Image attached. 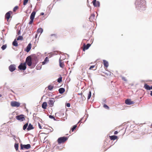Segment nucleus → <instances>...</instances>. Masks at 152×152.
Masks as SVG:
<instances>
[{
    "label": "nucleus",
    "instance_id": "1",
    "mask_svg": "<svg viewBox=\"0 0 152 152\" xmlns=\"http://www.w3.org/2000/svg\"><path fill=\"white\" fill-rule=\"evenodd\" d=\"M135 4L136 8L140 11L145 10V3L144 0H137Z\"/></svg>",
    "mask_w": 152,
    "mask_h": 152
},
{
    "label": "nucleus",
    "instance_id": "2",
    "mask_svg": "<svg viewBox=\"0 0 152 152\" xmlns=\"http://www.w3.org/2000/svg\"><path fill=\"white\" fill-rule=\"evenodd\" d=\"M68 140L67 137H63L59 138L57 140V142L58 144H60L65 142Z\"/></svg>",
    "mask_w": 152,
    "mask_h": 152
},
{
    "label": "nucleus",
    "instance_id": "3",
    "mask_svg": "<svg viewBox=\"0 0 152 152\" xmlns=\"http://www.w3.org/2000/svg\"><path fill=\"white\" fill-rule=\"evenodd\" d=\"M36 12L34 11H33L31 13L30 16V20L29 22V24H32L33 22L34 19V18L36 14Z\"/></svg>",
    "mask_w": 152,
    "mask_h": 152
},
{
    "label": "nucleus",
    "instance_id": "4",
    "mask_svg": "<svg viewBox=\"0 0 152 152\" xmlns=\"http://www.w3.org/2000/svg\"><path fill=\"white\" fill-rule=\"evenodd\" d=\"M26 68V63H21L18 66L19 69L21 71L25 70Z\"/></svg>",
    "mask_w": 152,
    "mask_h": 152
},
{
    "label": "nucleus",
    "instance_id": "5",
    "mask_svg": "<svg viewBox=\"0 0 152 152\" xmlns=\"http://www.w3.org/2000/svg\"><path fill=\"white\" fill-rule=\"evenodd\" d=\"M10 105L12 107H18L20 105V103L16 101H12L10 103Z\"/></svg>",
    "mask_w": 152,
    "mask_h": 152
},
{
    "label": "nucleus",
    "instance_id": "6",
    "mask_svg": "<svg viewBox=\"0 0 152 152\" xmlns=\"http://www.w3.org/2000/svg\"><path fill=\"white\" fill-rule=\"evenodd\" d=\"M26 62L29 66H31L32 64V59L30 56H28L26 58Z\"/></svg>",
    "mask_w": 152,
    "mask_h": 152
},
{
    "label": "nucleus",
    "instance_id": "7",
    "mask_svg": "<svg viewBox=\"0 0 152 152\" xmlns=\"http://www.w3.org/2000/svg\"><path fill=\"white\" fill-rule=\"evenodd\" d=\"M16 119L20 121H23L25 120V117L24 115H20L16 116Z\"/></svg>",
    "mask_w": 152,
    "mask_h": 152
},
{
    "label": "nucleus",
    "instance_id": "8",
    "mask_svg": "<svg viewBox=\"0 0 152 152\" xmlns=\"http://www.w3.org/2000/svg\"><path fill=\"white\" fill-rule=\"evenodd\" d=\"M55 100L54 98H51L48 102V103L50 107H52L53 106Z\"/></svg>",
    "mask_w": 152,
    "mask_h": 152
},
{
    "label": "nucleus",
    "instance_id": "9",
    "mask_svg": "<svg viewBox=\"0 0 152 152\" xmlns=\"http://www.w3.org/2000/svg\"><path fill=\"white\" fill-rule=\"evenodd\" d=\"M31 147V145L29 144H28L26 145H20V149H28L30 148Z\"/></svg>",
    "mask_w": 152,
    "mask_h": 152
},
{
    "label": "nucleus",
    "instance_id": "10",
    "mask_svg": "<svg viewBox=\"0 0 152 152\" xmlns=\"http://www.w3.org/2000/svg\"><path fill=\"white\" fill-rule=\"evenodd\" d=\"M12 11H9L6 14L5 16V18L7 19L8 21L9 20L11 14H12Z\"/></svg>",
    "mask_w": 152,
    "mask_h": 152
},
{
    "label": "nucleus",
    "instance_id": "11",
    "mask_svg": "<svg viewBox=\"0 0 152 152\" xmlns=\"http://www.w3.org/2000/svg\"><path fill=\"white\" fill-rule=\"evenodd\" d=\"M57 37L56 34H51L50 36L48 39V40L50 41H52L53 40L57 38Z\"/></svg>",
    "mask_w": 152,
    "mask_h": 152
},
{
    "label": "nucleus",
    "instance_id": "12",
    "mask_svg": "<svg viewBox=\"0 0 152 152\" xmlns=\"http://www.w3.org/2000/svg\"><path fill=\"white\" fill-rule=\"evenodd\" d=\"M125 103L128 105H131L134 103V102L130 99H127L125 101Z\"/></svg>",
    "mask_w": 152,
    "mask_h": 152
},
{
    "label": "nucleus",
    "instance_id": "13",
    "mask_svg": "<svg viewBox=\"0 0 152 152\" xmlns=\"http://www.w3.org/2000/svg\"><path fill=\"white\" fill-rule=\"evenodd\" d=\"M10 71L11 72L14 71L16 69L15 65L14 64H11L9 67Z\"/></svg>",
    "mask_w": 152,
    "mask_h": 152
},
{
    "label": "nucleus",
    "instance_id": "14",
    "mask_svg": "<svg viewBox=\"0 0 152 152\" xmlns=\"http://www.w3.org/2000/svg\"><path fill=\"white\" fill-rule=\"evenodd\" d=\"M90 46L91 44H88L86 45L85 44H84L83 46V51H85V50L88 49Z\"/></svg>",
    "mask_w": 152,
    "mask_h": 152
},
{
    "label": "nucleus",
    "instance_id": "15",
    "mask_svg": "<svg viewBox=\"0 0 152 152\" xmlns=\"http://www.w3.org/2000/svg\"><path fill=\"white\" fill-rule=\"evenodd\" d=\"M59 66L62 68H64L65 66L64 62L61 60L60 58L59 59Z\"/></svg>",
    "mask_w": 152,
    "mask_h": 152
},
{
    "label": "nucleus",
    "instance_id": "16",
    "mask_svg": "<svg viewBox=\"0 0 152 152\" xmlns=\"http://www.w3.org/2000/svg\"><path fill=\"white\" fill-rule=\"evenodd\" d=\"M31 44L29 43L26 47V51L27 52H28L31 50Z\"/></svg>",
    "mask_w": 152,
    "mask_h": 152
},
{
    "label": "nucleus",
    "instance_id": "17",
    "mask_svg": "<svg viewBox=\"0 0 152 152\" xmlns=\"http://www.w3.org/2000/svg\"><path fill=\"white\" fill-rule=\"evenodd\" d=\"M47 106V103L46 102H43L42 104V107L44 109H46Z\"/></svg>",
    "mask_w": 152,
    "mask_h": 152
},
{
    "label": "nucleus",
    "instance_id": "18",
    "mask_svg": "<svg viewBox=\"0 0 152 152\" xmlns=\"http://www.w3.org/2000/svg\"><path fill=\"white\" fill-rule=\"evenodd\" d=\"M110 138L111 140H115L117 139L118 137L115 135L110 136Z\"/></svg>",
    "mask_w": 152,
    "mask_h": 152
},
{
    "label": "nucleus",
    "instance_id": "19",
    "mask_svg": "<svg viewBox=\"0 0 152 152\" xmlns=\"http://www.w3.org/2000/svg\"><path fill=\"white\" fill-rule=\"evenodd\" d=\"M144 88L147 90H150L151 89V88H150L151 87L149 86L147 84H145L144 86Z\"/></svg>",
    "mask_w": 152,
    "mask_h": 152
},
{
    "label": "nucleus",
    "instance_id": "20",
    "mask_svg": "<svg viewBox=\"0 0 152 152\" xmlns=\"http://www.w3.org/2000/svg\"><path fill=\"white\" fill-rule=\"evenodd\" d=\"M65 91V90L64 88H60L58 90L59 93L61 94L63 93Z\"/></svg>",
    "mask_w": 152,
    "mask_h": 152
},
{
    "label": "nucleus",
    "instance_id": "21",
    "mask_svg": "<svg viewBox=\"0 0 152 152\" xmlns=\"http://www.w3.org/2000/svg\"><path fill=\"white\" fill-rule=\"evenodd\" d=\"M95 17V15L94 14H92L89 18L90 20L91 21H93V19H94Z\"/></svg>",
    "mask_w": 152,
    "mask_h": 152
},
{
    "label": "nucleus",
    "instance_id": "22",
    "mask_svg": "<svg viewBox=\"0 0 152 152\" xmlns=\"http://www.w3.org/2000/svg\"><path fill=\"white\" fill-rule=\"evenodd\" d=\"M34 129V127L31 124H29L28 128H27V130H30L31 129Z\"/></svg>",
    "mask_w": 152,
    "mask_h": 152
},
{
    "label": "nucleus",
    "instance_id": "23",
    "mask_svg": "<svg viewBox=\"0 0 152 152\" xmlns=\"http://www.w3.org/2000/svg\"><path fill=\"white\" fill-rule=\"evenodd\" d=\"M12 45L15 47H17L18 46V43L17 41H16V39H15L12 42Z\"/></svg>",
    "mask_w": 152,
    "mask_h": 152
},
{
    "label": "nucleus",
    "instance_id": "24",
    "mask_svg": "<svg viewBox=\"0 0 152 152\" xmlns=\"http://www.w3.org/2000/svg\"><path fill=\"white\" fill-rule=\"evenodd\" d=\"M103 63L104 66L107 67L108 66V63L107 61L106 60H103Z\"/></svg>",
    "mask_w": 152,
    "mask_h": 152
},
{
    "label": "nucleus",
    "instance_id": "25",
    "mask_svg": "<svg viewBox=\"0 0 152 152\" xmlns=\"http://www.w3.org/2000/svg\"><path fill=\"white\" fill-rule=\"evenodd\" d=\"M49 61V59L48 57H46L45 58V60H44V61L43 62H42V63L43 65H44L47 62Z\"/></svg>",
    "mask_w": 152,
    "mask_h": 152
},
{
    "label": "nucleus",
    "instance_id": "26",
    "mask_svg": "<svg viewBox=\"0 0 152 152\" xmlns=\"http://www.w3.org/2000/svg\"><path fill=\"white\" fill-rule=\"evenodd\" d=\"M94 7H99V3L98 1H97L95 3L94 5H93Z\"/></svg>",
    "mask_w": 152,
    "mask_h": 152
},
{
    "label": "nucleus",
    "instance_id": "27",
    "mask_svg": "<svg viewBox=\"0 0 152 152\" xmlns=\"http://www.w3.org/2000/svg\"><path fill=\"white\" fill-rule=\"evenodd\" d=\"M91 91H89L88 94V99H89L91 98Z\"/></svg>",
    "mask_w": 152,
    "mask_h": 152
},
{
    "label": "nucleus",
    "instance_id": "28",
    "mask_svg": "<svg viewBox=\"0 0 152 152\" xmlns=\"http://www.w3.org/2000/svg\"><path fill=\"white\" fill-rule=\"evenodd\" d=\"M14 147L16 151H18V143H15Z\"/></svg>",
    "mask_w": 152,
    "mask_h": 152
},
{
    "label": "nucleus",
    "instance_id": "29",
    "mask_svg": "<svg viewBox=\"0 0 152 152\" xmlns=\"http://www.w3.org/2000/svg\"><path fill=\"white\" fill-rule=\"evenodd\" d=\"M43 31V30L42 28H39L38 29L37 31L38 33H41Z\"/></svg>",
    "mask_w": 152,
    "mask_h": 152
},
{
    "label": "nucleus",
    "instance_id": "30",
    "mask_svg": "<svg viewBox=\"0 0 152 152\" xmlns=\"http://www.w3.org/2000/svg\"><path fill=\"white\" fill-rule=\"evenodd\" d=\"M48 89L50 90H52L54 86H53L50 85L48 86Z\"/></svg>",
    "mask_w": 152,
    "mask_h": 152
},
{
    "label": "nucleus",
    "instance_id": "31",
    "mask_svg": "<svg viewBox=\"0 0 152 152\" xmlns=\"http://www.w3.org/2000/svg\"><path fill=\"white\" fill-rule=\"evenodd\" d=\"M62 78L61 76V77H60L59 78L57 79L58 82L59 83H61L62 81Z\"/></svg>",
    "mask_w": 152,
    "mask_h": 152
},
{
    "label": "nucleus",
    "instance_id": "32",
    "mask_svg": "<svg viewBox=\"0 0 152 152\" xmlns=\"http://www.w3.org/2000/svg\"><path fill=\"white\" fill-rule=\"evenodd\" d=\"M28 126V124L27 123L25 124L23 126V130H25L27 128Z\"/></svg>",
    "mask_w": 152,
    "mask_h": 152
},
{
    "label": "nucleus",
    "instance_id": "33",
    "mask_svg": "<svg viewBox=\"0 0 152 152\" xmlns=\"http://www.w3.org/2000/svg\"><path fill=\"white\" fill-rule=\"evenodd\" d=\"M77 127V126L76 125H74L73 127L71 129V131L72 132H73L74 130L76 129V127Z\"/></svg>",
    "mask_w": 152,
    "mask_h": 152
},
{
    "label": "nucleus",
    "instance_id": "34",
    "mask_svg": "<svg viewBox=\"0 0 152 152\" xmlns=\"http://www.w3.org/2000/svg\"><path fill=\"white\" fill-rule=\"evenodd\" d=\"M7 47V45H3L1 47V49L2 50H5Z\"/></svg>",
    "mask_w": 152,
    "mask_h": 152
},
{
    "label": "nucleus",
    "instance_id": "35",
    "mask_svg": "<svg viewBox=\"0 0 152 152\" xmlns=\"http://www.w3.org/2000/svg\"><path fill=\"white\" fill-rule=\"evenodd\" d=\"M23 39V37L21 36H19L17 39L18 40H22Z\"/></svg>",
    "mask_w": 152,
    "mask_h": 152
},
{
    "label": "nucleus",
    "instance_id": "36",
    "mask_svg": "<svg viewBox=\"0 0 152 152\" xmlns=\"http://www.w3.org/2000/svg\"><path fill=\"white\" fill-rule=\"evenodd\" d=\"M28 0H24L23 3V4L24 5H25L26 4L28 3Z\"/></svg>",
    "mask_w": 152,
    "mask_h": 152
},
{
    "label": "nucleus",
    "instance_id": "37",
    "mask_svg": "<svg viewBox=\"0 0 152 152\" xmlns=\"http://www.w3.org/2000/svg\"><path fill=\"white\" fill-rule=\"evenodd\" d=\"M103 107L109 110V107L106 104H104Z\"/></svg>",
    "mask_w": 152,
    "mask_h": 152
},
{
    "label": "nucleus",
    "instance_id": "38",
    "mask_svg": "<svg viewBox=\"0 0 152 152\" xmlns=\"http://www.w3.org/2000/svg\"><path fill=\"white\" fill-rule=\"evenodd\" d=\"M18 7L17 6H15L13 9V11L14 12H15L18 9Z\"/></svg>",
    "mask_w": 152,
    "mask_h": 152
},
{
    "label": "nucleus",
    "instance_id": "39",
    "mask_svg": "<svg viewBox=\"0 0 152 152\" xmlns=\"http://www.w3.org/2000/svg\"><path fill=\"white\" fill-rule=\"evenodd\" d=\"M110 75H111V74L110 73L109 75H108L106 73H105V74L104 75V76L106 77H108V76H110Z\"/></svg>",
    "mask_w": 152,
    "mask_h": 152
},
{
    "label": "nucleus",
    "instance_id": "40",
    "mask_svg": "<svg viewBox=\"0 0 152 152\" xmlns=\"http://www.w3.org/2000/svg\"><path fill=\"white\" fill-rule=\"evenodd\" d=\"M49 118H51V119H53L54 120H56V119L52 115H50L49 116Z\"/></svg>",
    "mask_w": 152,
    "mask_h": 152
},
{
    "label": "nucleus",
    "instance_id": "41",
    "mask_svg": "<svg viewBox=\"0 0 152 152\" xmlns=\"http://www.w3.org/2000/svg\"><path fill=\"white\" fill-rule=\"evenodd\" d=\"M122 79L123 80H124L125 81H127V80L126 79V77H122Z\"/></svg>",
    "mask_w": 152,
    "mask_h": 152
},
{
    "label": "nucleus",
    "instance_id": "42",
    "mask_svg": "<svg viewBox=\"0 0 152 152\" xmlns=\"http://www.w3.org/2000/svg\"><path fill=\"white\" fill-rule=\"evenodd\" d=\"M95 67V66L94 65H92V66H91L89 68V69H93V68H94V67Z\"/></svg>",
    "mask_w": 152,
    "mask_h": 152
},
{
    "label": "nucleus",
    "instance_id": "43",
    "mask_svg": "<svg viewBox=\"0 0 152 152\" xmlns=\"http://www.w3.org/2000/svg\"><path fill=\"white\" fill-rule=\"evenodd\" d=\"M66 106L68 107H70V103H67L66 105Z\"/></svg>",
    "mask_w": 152,
    "mask_h": 152
},
{
    "label": "nucleus",
    "instance_id": "44",
    "mask_svg": "<svg viewBox=\"0 0 152 152\" xmlns=\"http://www.w3.org/2000/svg\"><path fill=\"white\" fill-rule=\"evenodd\" d=\"M96 0H93L92 1V3L93 5H94L95 3H96Z\"/></svg>",
    "mask_w": 152,
    "mask_h": 152
},
{
    "label": "nucleus",
    "instance_id": "45",
    "mask_svg": "<svg viewBox=\"0 0 152 152\" xmlns=\"http://www.w3.org/2000/svg\"><path fill=\"white\" fill-rule=\"evenodd\" d=\"M38 126H39V128L40 129H42V127L41 126V125L39 123H38Z\"/></svg>",
    "mask_w": 152,
    "mask_h": 152
},
{
    "label": "nucleus",
    "instance_id": "46",
    "mask_svg": "<svg viewBox=\"0 0 152 152\" xmlns=\"http://www.w3.org/2000/svg\"><path fill=\"white\" fill-rule=\"evenodd\" d=\"M118 132L117 131H115L114 132V134H118Z\"/></svg>",
    "mask_w": 152,
    "mask_h": 152
},
{
    "label": "nucleus",
    "instance_id": "47",
    "mask_svg": "<svg viewBox=\"0 0 152 152\" xmlns=\"http://www.w3.org/2000/svg\"><path fill=\"white\" fill-rule=\"evenodd\" d=\"M44 13L43 12H41L40 14V15H44Z\"/></svg>",
    "mask_w": 152,
    "mask_h": 152
},
{
    "label": "nucleus",
    "instance_id": "48",
    "mask_svg": "<svg viewBox=\"0 0 152 152\" xmlns=\"http://www.w3.org/2000/svg\"><path fill=\"white\" fill-rule=\"evenodd\" d=\"M20 34V31H18V35H19V34Z\"/></svg>",
    "mask_w": 152,
    "mask_h": 152
},
{
    "label": "nucleus",
    "instance_id": "49",
    "mask_svg": "<svg viewBox=\"0 0 152 152\" xmlns=\"http://www.w3.org/2000/svg\"><path fill=\"white\" fill-rule=\"evenodd\" d=\"M150 95L152 96V91H151Z\"/></svg>",
    "mask_w": 152,
    "mask_h": 152
},
{
    "label": "nucleus",
    "instance_id": "50",
    "mask_svg": "<svg viewBox=\"0 0 152 152\" xmlns=\"http://www.w3.org/2000/svg\"><path fill=\"white\" fill-rule=\"evenodd\" d=\"M37 58V57H34V59H36Z\"/></svg>",
    "mask_w": 152,
    "mask_h": 152
},
{
    "label": "nucleus",
    "instance_id": "51",
    "mask_svg": "<svg viewBox=\"0 0 152 152\" xmlns=\"http://www.w3.org/2000/svg\"><path fill=\"white\" fill-rule=\"evenodd\" d=\"M2 96V95L0 94V97H1Z\"/></svg>",
    "mask_w": 152,
    "mask_h": 152
},
{
    "label": "nucleus",
    "instance_id": "52",
    "mask_svg": "<svg viewBox=\"0 0 152 152\" xmlns=\"http://www.w3.org/2000/svg\"><path fill=\"white\" fill-rule=\"evenodd\" d=\"M150 88H151V89H152V86Z\"/></svg>",
    "mask_w": 152,
    "mask_h": 152
},
{
    "label": "nucleus",
    "instance_id": "53",
    "mask_svg": "<svg viewBox=\"0 0 152 152\" xmlns=\"http://www.w3.org/2000/svg\"><path fill=\"white\" fill-rule=\"evenodd\" d=\"M36 64V63H35L34 64V65H35Z\"/></svg>",
    "mask_w": 152,
    "mask_h": 152
},
{
    "label": "nucleus",
    "instance_id": "54",
    "mask_svg": "<svg viewBox=\"0 0 152 152\" xmlns=\"http://www.w3.org/2000/svg\"><path fill=\"white\" fill-rule=\"evenodd\" d=\"M151 126L152 127V124L151 125Z\"/></svg>",
    "mask_w": 152,
    "mask_h": 152
},
{
    "label": "nucleus",
    "instance_id": "55",
    "mask_svg": "<svg viewBox=\"0 0 152 152\" xmlns=\"http://www.w3.org/2000/svg\"><path fill=\"white\" fill-rule=\"evenodd\" d=\"M37 1H39L40 0H37Z\"/></svg>",
    "mask_w": 152,
    "mask_h": 152
}]
</instances>
